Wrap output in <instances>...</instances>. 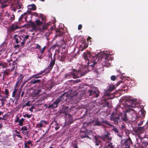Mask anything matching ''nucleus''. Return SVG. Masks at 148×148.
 I'll return each mask as SVG.
<instances>
[{
  "instance_id": "64",
  "label": "nucleus",
  "mask_w": 148,
  "mask_h": 148,
  "mask_svg": "<svg viewBox=\"0 0 148 148\" xmlns=\"http://www.w3.org/2000/svg\"><path fill=\"white\" fill-rule=\"evenodd\" d=\"M74 148H78L77 145H74Z\"/></svg>"
},
{
  "instance_id": "28",
  "label": "nucleus",
  "mask_w": 148,
  "mask_h": 148,
  "mask_svg": "<svg viewBox=\"0 0 148 148\" xmlns=\"http://www.w3.org/2000/svg\"><path fill=\"white\" fill-rule=\"evenodd\" d=\"M40 80L39 79L36 80H32L30 83L32 84H34L37 83H39L40 82Z\"/></svg>"
},
{
  "instance_id": "62",
  "label": "nucleus",
  "mask_w": 148,
  "mask_h": 148,
  "mask_svg": "<svg viewBox=\"0 0 148 148\" xmlns=\"http://www.w3.org/2000/svg\"><path fill=\"white\" fill-rule=\"evenodd\" d=\"M1 119L3 120H5L4 116H3V117H0V120H1Z\"/></svg>"
},
{
  "instance_id": "26",
  "label": "nucleus",
  "mask_w": 148,
  "mask_h": 148,
  "mask_svg": "<svg viewBox=\"0 0 148 148\" xmlns=\"http://www.w3.org/2000/svg\"><path fill=\"white\" fill-rule=\"evenodd\" d=\"M68 107L66 106H64L61 111L62 113H65L66 112L67 110L68 109Z\"/></svg>"
},
{
  "instance_id": "7",
  "label": "nucleus",
  "mask_w": 148,
  "mask_h": 148,
  "mask_svg": "<svg viewBox=\"0 0 148 148\" xmlns=\"http://www.w3.org/2000/svg\"><path fill=\"white\" fill-rule=\"evenodd\" d=\"M31 25L32 26V27L34 30H36L37 29L39 31L41 32H42L44 30L46 29L47 28L48 26L49 25V24L47 23L46 25H44L42 28H40L37 29V27L36 26L34 23H31Z\"/></svg>"
},
{
  "instance_id": "55",
  "label": "nucleus",
  "mask_w": 148,
  "mask_h": 148,
  "mask_svg": "<svg viewBox=\"0 0 148 148\" xmlns=\"http://www.w3.org/2000/svg\"><path fill=\"white\" fill-rule=\"evenodd\" d=\"M41 91V90L40 89L38 90L37 92L36 93V94L37 95L39 94Z\"/></svg>"
},
{
  "instance_id": "22",
  "label": "nucleus",
  "mask_w": 148,
  "mask_h": 148,
  "mask_svg": "<svg viewBox=\"0 0 148 148\" xmlns=\"http://www.w3.org/2000/svg\"><path fill=\"white\" fill-rule=\"evenodd\" d=\"M103 70V69L102 66H101V67L99 68H97V70L95 72L97 73H101Z\"/></svg>"
},
{
  "instance_id": "63",
  "label": "nucleus",
  "mask_w": 148,
  "mask_h": 148,
  "mask_svg": "<svg viewBox=\"0 0 148 148\" xmlns=\"http://www.w3.org/2000/svg\"><path fill=\"white\" fill-rule=\"evenodd\" d=\"M37 75H36L35 77V78H40L41 77V76H37Z\"/></svg>"
},
{
  "instance_id": "2",
  "label": "nucleus",
  "mask_w": 148,
  "mask_h": 148,
  "mask_svg": "<svg viewBox=\"0 0 148 148\" xmlns=\"http://www.w3.org/2000/svg\"><path fill=\"white\" fill-rule=\"evenodd\" d=\"M65 95H66V97L67 96V95L66 92L63 93L61 95L58 97L57 99L54 102L53 104L49 105L48 107H47V108L48 109H54L56 108L59 102L64 99V97Z\"/></svg>"
},
{
  "instance_id": "34",
  "label": "nucleus",
  "mask_w": 148,
  "mask_h": 148,
  "mask_svg": "<svg viewBox=\"0 0 148 148\" xmlns=\"http://www.w3.org/2000/svg\"><path fill=\"white\" fill-rule=\"evenodd\" d=\"M0 3H1V7L2 8H5L6 7L7 5L4 4L5 3H3L1 2V0H0Z\"/></svg>"
},
{
  "instance_id": "8",
  "label": "nucleus",
  "mask_w": 148,
  "mask_h": 148,
  "mask_svg": "<svg viewBox=\"0 0 148 148\" xmlns=\"http://www.w3.org/2000/svg\"><path fill=\"white\" fill-rule=\"evenodd\" d=\"M22 5L21 3L17 2V3L12 4L11 6V10L15 12L17 9L22 8Z\"/></svg>"
},
{
  "instance_id": "50",
  "label": "nucleus",
  "mask_w": 148,
  "mask_h": 148,
  "mask_svg": "<svg viewBox=\"0 0 148 148\" xmlns=\"http://www.w3.org/2000/svg\"><path fill=\"white\" fill-rule=\"evenodd\" d=\"M41 53V55L44 52V51H43L42 49H41L40 48V49H39Z\"/></svg>"
},
{
  "instance_id": "39",
  "label": "nucleus",
  "mask_w": 148,
  "mask_h": 148,
  "mask_svg": "<svg viewBox=\"0 0 148 148\" xmlns=\"http://www.w3.org/2000/svg\"><path fill=\"white\" fill-rule=\"evenodd\" d=\"M113 128L112 130L115 132L117 133H118L119 132V131L115 127L113 126Z\"/></svg>"
},
{
  "instance_id": "31",
  "label": "nucleus",
  "mask_w": 148,
  "mask_h": 148,
  "mask_svg": "<svg viewBox=\"0 0 148 148\" xmlns=\"http://www.w3.org/2000/svg\"><path fill=\"white\" fill-rule=\"evenodd\" d=\"M115 88V86L113 85H110L109 86V90L110 91H111Z\"/></svg>"
},
{
  "instance_id": "42",
  "label": "nucleus",
  "mask_w": 148,
  "mask_h": 148,
  "mask_svg": "<svg viewBox=\"0 0 148 148\" xmlns=\"http://www.w3.org/2000/svg\"><path fill=\"white\" fill-rule=\"evenodd\" d=\"M111 79L112 81H114L116 79V77L114 75H112L111 77Z\"/></svg>"
},
{
  "instance_id": "47",
  "label": "nucleus",
  "mask_w": 148,
  "mask_h": 148,
  "mask_svg": "<svg viewBox=\"0 0 148 148\" xmlns=\"http://www.w3.org/2000/svg\"><path fill=\"white\" fill-rule=\"evenodd\" d=\"M10 14H9L8 12H6L5 13V16H7L8 17H9Z\"/></svg>"
},
{
  "instance_id": "32",
  "label": "nucleus",
  "mask_w": 148,
  "mask_h": 148,
  "mask_svg": "<svg viewBox=\"0 0 148 148\" xmlns=\"http://www.w3.org/2000/svg\"><path fill=\"white\" fill-rule=\"evenodd\" d=\"M24 121V119L23 118L21 119L19 121V125L22 126L23 125V122Z\"/></svg>"
},
{
  "instance_id": "12",
  "label": "nucleus",
  "mask_w": 148,
  "mask_h": 148,
  "mask_svg": "<svg viewBox=\"0 0 148 148\" xmlns=\"http://www.w3.org/2000/svg\"><path fill=\"white\" fill-rule=\"evenodd\" d=\"M27 13L25 12L19 18V20L21 21L24 22L26 21L27 17Z\"/></svg>"
},
{
  "instance_id": "46",
  "label": "nucleus",
  "mask_w": 148,
  "mask_h": 148,
  "mask_svg": "<svg viewBox=\"0 0 148 148\" xmlns=\"http://www.w3.org/2000/svg\"><path fill=\"white\" fill-rule=\"evenodd\" d=\"M24 117H27L28 118H30L31 117V115H28L27 114H25L24 115Z\"/></svg>"
},
{
  "instance_id": "30",
  "label": "nucleus",
  "mask_w": 148,
  "mask_h": 148,
  "mask_svg": "<svg viewBox=\"0 0 148 148\" xmlns=\"http://www.w3.org/2000/svg\"><path fill=\"white\" fill-rule=\"evenodd\" d=\"M24 77V76L21 75L18 77V79L19 80L18 82L20 83H21L22 81V79Z\"/></svg>"
},
{
  "instance_id": "35",
  "label": "nucleus",
  "mask_w": 148,
  "mask_h": 148,
  "mask_svg": "<svg viewBox=\"0 0 148 148\" xmlns=\"http://www.w3.org/2000/svg\"><path fill=\"white\" fill-rule=\"evenodd\" d=\"M103 122L104 123H105V124H107V125H109V126H110L113 127V125H112V124H111L110 123L108 122V121H103Z\"/></svg>"
},
{
  "instance_id": "13",
  "label": "nucleus",
  "mask_w": 148,
  "mask_h": 148,
  "mask_svg": "<svg viewBox=\"0 0 148 148\" xmlns=\"http://www.w3.org/2000/svg\"><path fill=\"white\" fill-rule=\"evenodd\" d=\"M23 36H18L17 35H15L14 36V38L15 40V42L17 43H18L22 39Z\"/></svg>"
},
{
  "instance_id": "24",
  "label": "nucleus",
  "mask_w": 148,
  "mask_h": 148,
  "mask_svg": "<svg viewBox=\"0 0 148 148\" xmlns=\"http://www.w3.org/2000/svg\"><path fill=\"white\" fill-rule=\"evenodd\" d=\"M95 145L98 146L101 144V142L99 140L98 138L95 137Z\"/></svg>"
},
{
  "instance_id": "54",
  "label": "nucleus",
  "mask_w": 148,
  "mask_h": 148,
  "mask_svg": "<svg viewBox=\"0 0 148 148\" xmlns=\"http://www.w3.org/2000/svg\"><path fill=\"white\" fill-rule=\"evenodd\" d=\"M8 0H3V1L2 0H1V2H3V3H5L7 2Z\"/></svg>"
},
{
  "instance_id": "25",
  "label": "nucleus",
  "mask_w": 148,
  "mask_h": 148,
  "mask_svg": "<svg viewBox=\"0 0 148 148\" xmlns=\"http://www.w3.org/2000/svg\"><path fill=\"white\" fill-rule=\"evenodd\" d=\"M101 125V123L99 121L98 119L96 120L94 122V125L95 126H100Z\"/></svg>"
},
{
  "instance_id": "38",
  "label": "nucleus",
  "mask_w": 148,
  "mask_h": 148,
  "mask_svg": "<svg viewBox=\"0 0 148 148\" xmlns=\"http://www.w3.org/2000/svg\"><path fill=\"white\" fill-rule=\"evenodd\" d=\"M107 147H110V148L112 146V143H110V142H107Z\"/></svg>"
},
{
  "instance_id": "56",
  "label": "nucleus",
  "mask_w": 148,
  "mask_h": 148,
  "mask_svg": "<svg viewBox=\"0 0 148 148\" xmlns=\"http://www.w3.org/2000/svg\"><path fill=\"white\" fill-rule=\"evenodd\" d=\"M88 137V138H89V137L87 135H85V136H81V137L82 138H85V137Z\"/></svg>"
},
{
  "instance_id": "43",
  "label": "nucleus",
  "mask_w": 148,
  "mask_h": 148,
  "mask_svg": "<svg viewBox=\"0 0 148 148\" xmlns=\"http://www.w3.org/2000/svg\"><path fill=\"white\" fill-rule=\"evenodd\" d=\"M17 90V89H16V88H15L12 94L16 95Z\"/></svg>"
},
{
  "instance_id": "33",
  "label": "nucleus",
  "mask_w": 148,
  "mask_h": 148,
  "mask_svg": "<svg viewBox=\"0 0 148 148\" xmlns=\"http://www.w3.org/2000/svg\"><path fill=\"white\" fill-rule=\"evenodd\" d=\"M17 67V65L16 64H13V66L12 67L11 69L10 70L11 71H14V69H16Z\"/></svg>"
},
{
  "instance_id": "49",
  "label": "nucleus",
  "mask_w": 148,
  "mask_h": 148,
  "mask_svg": "<svg viewBox=\"0 0 148 148\" xmlns=\"http://www.w3.org/2000/svg\"><path fill=\"white\" fill-rule=\"evenodd\" d=\"M25 41L23 39L22 41L21 42V46H23V45L25 43Z\"/></svg>"
},
{
  "instance_id": "51",
  "label": "nucleus",
  "mask_w": 148,
  "mask_h": 148,
  "mask_svg": "<svg viewBox=\"0 0 148 148\" xmlns=\"http://www.w3.org/2000/svg\"><path fill=\"white\" fill-rule=\"evenodd\" d=\"M64 59H65V57L64 56H62L61 57V59H60V60L61 61H64Z\"/></svg>"
},
{
  "instance_id": "19",
  "label": "nucleus",
  "mask_w": 148,
  "mask_h": 148,
  "mask_svg": "<svg viewBox=\"0 0 148 148\" xmlns=\"http://www.w3.org/2000/svg\"><path fill=\"white\" fill-rule=\"evenodd\" d=\"M9 18H10L8 19V21L7 23L8 24H10L14 20V16L13 14L11 15H10Z\"/></svg>"
},
{
  "instance_id": "60",
  "label": "nucleus",
  "mask_w": 148,
  "mask_h": 148,
  "mask_svg": "<svg viewBox=\"0 0 148 148\" xmlns=\"http://www.w3.org/2000/svg\"><path fill=\"white\" fill-rule=\"evenodd\" d=\"M25 145V147L26 148H27V147H27V143H25L24 144Z\"/></svg>"
},
{
  "instance_id": "48",
  "label": "nucleus",
  "mask_w": 148,
  "mask_h": 148,
  "mask_svg": "<svg viewBox=\"0 0 148 148\" xmlns=\"http://www.w3.org/2000/svg\"><path fill=\"white\" fill-rule=\"evenodd\" d=\"M41 73H39V74H37L36 75H33L31 77H30L29 78V79L28 80H29V79H31L32 78H33L34 77H35V76L36 75H40V74H41Z\"/></svg>"
},
{
  "instance_id": "1",
  "label": "nucleus",
  "mask_w": 148,
  "mask_h": 148,
  "mask_svg": "<svg viewBox=\"0 0 148 148\" xmlns=\"http://www.w3.org/2000/svg\"><path fill=\"white\" fill-rule=\"evenodd\" d=\"M84 58L87 64V65L92 67H93L97 64L98 60L96 56L91 57L90 53H88L85 55Z\"/></svg>"
},
{
  "instance_id": "36",
  "label": "nucleus",
  "mask_w": 148,
  "mask_h": 148,
  "mask_svg": "<svg viewBox=\"0 0 148 148\" xmlns=\"http://www.w3.org/2000/svg\"><path fill=\"white\" fill-rule=\"evenodd\" d=\"M22 36H23V37L22 38H23V40H24L25 41L26 40L28 39L29 37V35H27L26 36L23 35Z\"/></svg>"
},
{
  "instance_id": "23",
  "label": "nucleus",
  "mask_w": 148,
  "mask_h": 148,
  "mask_svg": "<svg viewBox=\"0 0 148 148\" xmlns=\"http://www.w3.org/2000/svg\"><path fill=\"white\" fill-rule=\"evenodd\" d=\"M139 114L140 116V117H144L145 114V112L144 110H140L139 112Z\"/></svg>"
},
{
  "instance_id": "6",
  "label": "nucleus",
  "mask_w": 148,
  "mask_h": 148,
  "mask_svg": "<svg viewBox=\"0 0 148 148\" xmlns=\"http://www.w3.org/2000/svg\"><path fill=\"white\" fill-rule=\"evenodd\" d=\"M85 69L84 72H82L80 75L79 74V73L77 72V71H74L73 73H72V75L73 76V78H79L82 76L84 75L87 73L86 71V70L87 69L86 68Z\"/></svg>"
},
{
  "instance_id": "5",
  "label": "nucleus",
  "mask_w": 148,
  "mask_h": 148,
  "mask_svg": "<svg viewBox=\"0 0 148 148\" xmlns=\"http://www.w3.org/2000/svg\"><path fill=\"white\" fill-rule=\"evenodd\" d=\"M116 114L113 112L112 114L110 117V120L111 121H113L114 123L115 124H117L120 119L119 116L118 115L117 116H116Z\"/></svg>"
},
{
  "instance_id": "3",
  "label": "nucleus",
  "mask_w": 148,
  "mask_h": 148,
  "mask_svg": "<svg viewBox=\"0 0 148 148\" xmlns=\"http://www.w3.org/2000/svg\"><path fill=\"white\" fill-rule=\"evenodd\" d=\"M88 92L89 93L90 96H92L93 97H98L99 95L98 90L95 87H91Z\"/></svg>"
},
{
  "instance_id": "37",
  "label": "nucleus",
  "mask_w": 148,
  "mask_h": 148,
  "mask_svg": "<svg viewBox=\"0 0 148 148\" xmlns=\"http://www.w3.org/2000/svg\"><path fill=\"white\" fill-rule=\"evenodd\" d=\"M36 25L38 26L41 25L42 23V22L40 21H39V20H36Z\"/></svg>"
},
{
  "instance_id": "59",
  "label": "nucleus",
  "mask_w": 148,
  "mask_h": 148,
  "mask_svg": "<svg viewBox=\"0 0 148 148\" xmlns=\"http://www.w3.org/2000/svg\"><path fill=\"white\" fill-rule=\"evenodd\" d=\"M16 136H17V137H19V138H22V137L21 136H20L19 134H16Z\"/></svg>"
},
{
  "instance_id": "17",
  "label": "nucleus",
  "mask_w": 148,
  "mask_h": 148,
  "mask_svg": "<svg viewBox=\"0 0 148 148\" xmlns=\"http://www.w3.org/2000/svg\"><path fill=\"white\" fill-rule=\"evenodd\" d=\"M121 116L122 119L124 121H127V118L126 113H122L121 114Z\"/></svg>"
},
{
  "instance_id": "29",
  "label": "nucleus",
  "mask_w": 148,
  "mask_h": 148,
  "mask_svg": "<svg viewBox=\"0 0 148 148\" xmlns=\"http://www.w3.org/2000/svg\"><path fill=\"white\" fill-rule=\"evenodd\" d=\"M5 93L6 95V97H5V98H8L9 93L8 90L7 89H5Z\"/></svg>"
},
{
  "instance_id": "27",
  "label": "nucleus",
  "mask_w": 148,
  "mask_h": 148,
  "mask_svg": "<svg viewBox=\"0 0 148 148\" xmlns=\"http://www.w3.org/2000/svg\"><path fill=\"white\" fill-rule=\"evenodd\" d=\"M52 123L53 124H55V125L56 126V127H55V130H57L59 128V127L58 126V123L56 121H53Z\"/></svg>"
},
{
  "instance_id": "18",
  "label": "nucleus",
  "mask_w": 148,
  "mask_h": 148,
  "mask_svg": "<svg viewBox=\"0 0 148 148\" xmlns=\"http://www.w3.org/2000/svg\"><path fill=\"white\" fill-rule=\"evenodd\" d=\"M68 123L69 124H71L74 121L72 116L71 115L69 114V117L68 118Z\"/></svg>"
},
{
  "instance_id": "44",
  "label": "nucleus",
  "mask_w": 148,
  "mask_h": 148,
  "mask_svg": "<svg viewBox=\"0 0 148 148\" xmlns=\"http://www.w3.org/2000/svg\"><path fill=\"white\" fill-rule=\"evenodd\" d=\"M131 111H133V110L132 109H128L126 110V112H130Z\"/></svg>"
},
{
  "instance_id": "15",
  "label": "nucleus",
  "mask_w": 148,
  "mask_h": 148,
  "mask_svg": "<svg viewBox=\"0 0 148 148\" xmlns=\"http://www.w3.org/2000/svg\"><path fill=\"white\" fill-rule=\"evenodd\" d=\"M109 58H109V56H108V55H106L105 54H104V55H103L102 59L104 58L105 60H106L105 62V65L107 67L108 66V64L109 65H110V63L109 62V61H107V59Z\"/></svg>"
},
{
  "instance_id": "57",
  "label": "nucleus",
  "mask_w": 148,
  "mask_h": 148,
  "mask_svg": "<svg viewBox=\"0 0 148 148\" xmlns=\"http://www.w3.org/2000/svg\"><path fill=\"white\" fill-rule=\"evenodd\" d=\"M26 143H27V144H31V142L30 140H29Z\"/></svg>"
},
{
  "instance_id": "41",
  "label": "nucleus",
  "mask_w": 148,
  "mask_h": 148,
  "mask_svg": "<svg viewBox=\"0 0 148 148\" xmlns=\"http://www.w3.org/2000/svg\"><path fill=\"white\" fill-rule=\"evenodd\" d=\"M30 106V104L29 103V101H27L25 105H24L23 106V107H25L26 106Z\"/></svg>"
},
{
  "instance_id": "11",
  "label": "nucleus",
  "mask_w": 148,
  "mask_h": 148,
  "mask_svg": "<svg viewBox=\"0 0 148 148\" xmlns=\"http://www.w3.org/2000/svg\"><path fill=\"white\" fill-rule=\"evenodd\" d=\"M47 124V123L46 121L42 120L38 124H37L36 126L38 128H41L42 127H45Z\"/></svg>"
},
{
  "instance_id": "53",
  "label": "nucleus",
  "mask_w": 148,
  "mask_h": 148,
  "mask_svg": "<svg viewBox=\"0 0 148 148\" xmlns=\"http://www.w3.org/2000/svg\"><path fill=\"white\" fill-rule=\"evenodd\" d=\"M82 28V25H79L78 26V29H80Z\"/></svg>"
},
{
  "instance_id": "9",
  "label": "nucleus",
  "mask_w": 148,
  "mask_h": 148,
  "mask_svg": "<svg viewBox=\"0 0 148 148\" xmlns=\"http://www.w3.org/2000/svg\"><path fill=\"white\" fill-rule=\"evenodd\" d=\"M19 28V27L18 26L14 24H12L9 27L8 30L10 32H13L15 31L16 29Z\"/></svg>"
},
{
  "instance_id": "21",
  "label": "nucleus",
  "mask_w": 148,
  "mask_h": 148,
  "mask_svg": "<svg viewBox=\"0 0 148 148\" xmlns=\"http://www.w3.org/2000/svg\"><path fill=\"white\" fill-rule=\"evenodd\" d=\"M55 63V61L54 60H52L49 66L48 69L50 70H51L54 65Z\"/></svg>"
},
{
  "instance_id": "45",
  "label": "nucleus",
  "mask_w": 148,
  "mask_h": 148,
  "mask_svg": "<svg viewBox=\"0 0 148 148\" xmlns=\"http://www.w3.org/2000/svg\"><path fill=\"white\" fill-rule=\"evenodd\" d=\"M36 46L35 47V49H39L40 48V46L38 44H36Z\"/></svg>"
},
{
  "instance_id": "61",
  "label": "nucleus",
  "mask_w": 148,
  "mask_h": 148,
  "mask_svg": "<svg viewBox=\"0 0 148 148\" xmlns=\"http://www.w3.org/2000/svg\"><path fill=\"white\" fill-rule=\"evenodd\" d=\"M144 145H145V146H146V147H147V145H148V143H146V142L145 143H144Z\"/></svg>"
},
{
  "instance_id": "40",
  "label": "nucleus",
  "mask_w": 148,
  "mask_h": 148,
  "mask_svg": "<svg viewBox=\"0 0 148 148\" xmlns=\"http://www.w3.org/2000/svg\"><path fill=\"white\" fill-rule=\"evenodd\" d=\"M21 130L23 131H26L27 130V128L25 126L22 127L21 128Z\"/></svg>"
},
{
  "instance_id": "16",
  "label": "nucleus",
  "mask_w": 148,
  "mask_h": 148,
  "mask_svg": "<svg viewBox=\"0 0 148 148\" xmlns=\"http://www.w3.org/2000/svg\"><path fill=\"white\" fill-rule=\"evenodd\" d=\"M88 46L86 44V42H84L80 45L79 49L81 51H82L84 49L86 48Z\"/></svg>"
},
{
  "instance_id": "20",
  "label": "nucleus",
  "mask_w": 148,
  "mask_h": 148,
  "mask_svg": "<svg viewBox=\"0 0 148 148\" xmlns=\"http://www.w3.org/2000/svg\"><path fill=\"white\" fill-rule=\"evenodd\" d=\"M28 8L29 9L32 10H35L36 9V6L33 4L31 5H29L27 6Z\"/></svg>"
},
{
  "instance_id": "52",
  "label": "nucleus",
  "mask_w": 148,
  "mask_h": 148,
  "mask_svg": "<svg viewBox=\"0 0 148 148\" xmlns=\"http://www.w3.org/2000/svg\"><path fill=\"white\" fill-rule=\"evenodd\" d=\"M34 108V106H32L31 108H30L29 109V110H30V111H31V112H32L33 109Z\"/></svg>"
},
{
  "instance_id": "4",
  "label": "nucleus",
  "mask_w": 148,
  "mask_h": 148,
  "mask_svg": "<svg viewBox=\"0 0 148 148\" xmlns=\"http://www.w3.org/2000/svg\"><path fill=\"white\" fill-rule=\"evenodd\" d=\"M110 134L108 132H106L101 136H100V138L103 141L106 142H110L112 140V137L110 136Z\"/></svg>"
},
{
  "instance_id": "58",
  "label": "nucleus",
  "mask_w": 148,
  "mask_h": 148,
  "mask_svg": "<svg viewBox=\"0 0 148 148\" xmlns=\"http://www.w3.org/2000/svg\"><path fill=\"white\" fill-rule=\"evenodd\" d=\"M0 100L2 101H5L6 100L4 98L0 99Z\"/></svg>"
},
{
  "instance_id": "10",
  "label": "nucleus",
  "mask_w": 148,
  "mask_h": 148,
  "mask_svg": "<svg viewBox=\"0 0 148 148\" xmlns=\"http://www.w3.org/2000/svg\"><path fill=\"white\" fill-rule=\"evenodd\" d=\"M123 143H122L121 144L122 145H123H123H124L125 148H130L129 144H132V142L129 139H125Z\"/></svg>"
},
{
  "instance_id": "14",
  "label": "nucleus",
  "mask_w": 148,
  "mask_h": 148,
  "mask_svg": "<svg viewBox=\"0 0 148 148\" xmlns=\"http://www.w3.org/2000/svg\"><path fill=\"white\" fill-rule=\"evenodd\" d=\"M144 131L143 127H140L138 128L136 130L135 132L138 134H139L143 133Z\"/></svg>"
}]
</instances>
